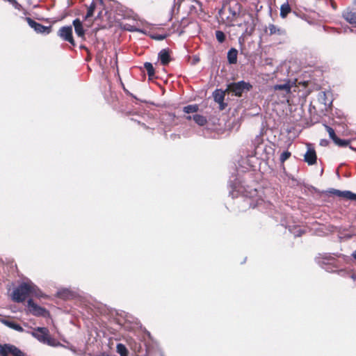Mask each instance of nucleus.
<instances>
[{"label": "nucleus", "mask_w": 356, "mask_h": 356, "mask_svg": "<svg viewBox=\"0 0 356 356\" xmlns=\"http://www.w3.org/2000/svg\"><path fill=\"white\" fill-rule=\"evenodd\" d=\"M325 127L329 134L330 138L333 140L337 137L334 130L327 125H325Z\"/></svg>", "instance_id": "7c9ffc66"}, {"label": "nucleus", "mask_w": 356, "mask_h": 356, "mask_svg": "<svg viewBox=\"0 0 356 356\" xmlns=\"http://www.w3.org/2000/svg\"><path fill=\"white\" fill-rule=\"evenodd\" d=\"M1 323L3 324H4L5 325H6L7 327L14 330H16V331H18V332H23L24 331V329L22 328V327L19 325V324H17L15 322L13 321H8V320H6V319H2L1 320Z\"/></svg>", "instance_id": "f3484780"}, {"label": "nucleus", "mask_w": 356, "mask_h": 356, "mask_svg": "<svg viewBox=\"0 0 356 356\" xmlns=\"http://www.w3.org/2000/svg\"><path fill=\"white\" fill-rule=\"evenodd\" d=\"M341 191L340 190H337V189H334V188H332L329 191V193L332 194V195H337L338 197H340L341 196Z\"/></svg>", "instance_id": "f704fd0d"}, {"label": "nucleus", "mask_w": 356, "mask_h": 356, "mask_svg": "<svg viewBox=\"0 0 356 356\" xmlns=\"http://www.w3.org/2000/svg\"><path fill=\"white\" fill-rule=\"evenodd\" d=\"M252 86L243 81L231 83L227 86L226 90L232 92L234 95L241 97L245 91H249Z\"/></svg>", "instance_id": "20e7f679"}, {"label": "nucleus", "mask_w": 356, "mask_h": 356, "mask_svg": "<svg viewBox=\"0 0 356 356\" xmlns=\"http://www.w3.org/2000/svg\"><path fill=\"white\" fill-rule=\"evenodd\" d=\"M74 27V31L76 35L82 40H85V30L83 26V23L79 19H75L72 22Z\"/></svg>", "instance_id": "f8f14e48"}, {"label": "nucleus", "mask_w": 356, "mask_h": 356, "mask_svg": "<svg viewBox=\"0 0 356 356\" xmlns=\"http://www.w3.org/2000/svg\"><path fill=\"white\" fill-rule=\"evenodd\" d=\"M200 61V58L198 56H194L193 57V60H192V65H196L198 62Z\"/></svg>", "instance_id": "e433bc0d"}, {"label": "nucleus", "mask_w": 356, "mask_h": 356, "mask_svg": "<svg viewBox=\"0 0 356 356\" xmlns=\"http://www.w3.org/2000/svg\"><path fill=\"white\" fill-rule=\"evenodd\" d=\"M240 12L241 5L236 0L230 1L223 4L219 10V20L227 26H232Z\"/></svg>", "instance_id": "f03ea898"}, {"label": "nucleus", "mask_w": 356, "mask_h": 356, "mask_svg": "<svg viewBox=\"0 0 356 356\" xmlns=\"http://www.w3.org/2000/svg\"><path fill=\"white\" fill-rule=\"evenodd\" d=\"M255 140L259 144L261 141V138L260 136H257Z\"/></svg>", "instance_id": "a19ab883"}, {"label": "nucleus", "mask_w": 356, "mask_h": 356, "mask_svg": "<svg viewBox=\"0 0 356 356\" xmlns=\"http://www.w3.org/2000/svg\"><path fill=\"white\" fill-rule=\"evenodd\" d=\"M145 354L144 356H151L153 355L156 351H158L160 356H164L163 351L159 347L158 344L154 342L152 343H145ZM138 356H143V354L138 355Z\"/></svg>", "instance_id": "1a4fd4ad"}, {"label": "nucleus", "mask_w": 356, "mask_h": 356, "mask_svg": "<svg viewBox=\"0 0 356 356\" xmlns=\"http://www.w3.org/2000/svg\"><path fill=\"white\" fill-rule=\"evenodd\" d=\"M334 144L339 147H346L349 145L350 141L348 140L340 139L337 136L333 140Z\"/></svg>", "instance_id": "bb28decb"}, {"label": "nucleus", "mask_w": 356, "mask_h": 356, "mask_svg": "<svg viewBox=\"0 0 356 356\" xmlns=\"http://www.w3.org/2000/svg\"><path fill=\"white\" fill-rule=\"evenodd\" d=\"M27 308L29 312L35 316L46 317L49 315V312L44 307H42L34 302L32 299L27 301Z\"/></svg>", "instance_id": "423d86ee"}, {"label": "nucleus", "mask_w": 356, "mask_h": 356, "mask_svg": "<svg viewBox=\"0 0 356 356\" xmlns=\"http://www.w3.org/2000/svg\"><path fill=\"white\" fill-rule=\"evenodd\" d=\"M229 186L232 188L229 191V194L233 198L237 197L239 193H242L241 187L237 186L235 184H230Z\"/></svg>", "instance_id": "5701e85b"}, {"label": "nucleus", "mask_w": 356, "mask_h": 356, "mask_svg": "<svg viewBox=\"0 0 356 356\" xmlns=\"http://www.w3.org/2000/svg\"><path fill=\"white\" fill-rule=\"evenodd\" d=\"M351 278H352L353 280H356V275L353 274V275H351Z\"/></svg>", "instance_id": "37998d69"}, {"label": "nucleus", "mask_w": 356, "mask_h": 356, "mask_svg": "<svg viewBox=\"0 0 356 356\" xmlns=\"http://www.w3.org/2000/svg\"><path fill=\"white\" fill-rule=\"evenodd\" d=\"M149 37L156 40H163L165 39L168 35V34H149Z\"/></svg>", "instance_id": "c85d7f7f"}, {"label": "nucleus", "mask_w": 356, "mask_h": 356, "mask_svg": "<svg viewBox=\"0 0 356 356\" xmlns=\"http://www.w3.org/2000/svg\"><path fill=\"white\" fill-rule=\"evenodd\" d=\"M25 356V354L17 347L10 343L0 344V356Z\"/></svg>", "instance_id": "39448f33"}, {"label": "nucleus", "mask_w": 356, "mask_h": 356, "mask_svg": "<svg viewBox=\"0 0 356 356\" xmlns=\"http://www.w3.org/2000/svg\"><path fill=\"white\" fill-rule=\"evenodd\" d=\"M31 334L41 343H47L49 346H56L54 340L49 337V330L47 327H38Z\"/></svg>", "instance_id": "7ed1b4c3"}, {"label": "nucleus", "mask_w": 356, "mask_h": 356, "mask_svg": "<svg viewBox=\"0 0 356 356\" xmlns=\"http://www.w3.org/2000/svg\"><path fill=\"white\" fill-rule=\"evenodd\" d=\"M42 297L39 288L32 282H24L14 289L12 293V300L15 302H23L30 296Z\"/></svg>", "instance_id": "f257e3e1"}, {"label": "nucleus", "mask_w": 356, "mask_h": 356, "mask_svg": "<svg viewBox=\"0 0 356 356\" xmlns=\"http://www.w3.org/2000/svg\"><path fill=\"white\" fill-rule=\"evenodd\" d=\"M253 30H254V27H253V26H252V27L250 28V31H249V32H248V29H246V30H245V33H250H250H251V32H252Z\"/></svg>", "instance_id": "ea45409f"}, {"label": "nucleus", "mask_w": 356, "mask_h": 356, "mask_svg": "<svg viewBox=\"0 0 356 356\" xmlns=\"http://www.w3.org/2000/svg\"><path fill=\"white\" fill-rule=\"evenodd\" d=\"M116 349L118 353H119L120 356H128V350L124 344L118 343Z\"/></svg>", "instance_id": "b1692460"}, {"label": "nucleus", "mask_w": 356, "mask_h": 356, "mask_svg": "<svg viewBox=\"0 0 356 356\" xmlns=\"http://www.w3.org/2000/svg\"><path fill=\"white\" fill-rule=\"evenodd\" d=\"M291 86L289 81H288V82H286L282 84L275 85L273 86V90L275 91L276 90H282L284 92L283 95H285L289 94L291 92Z\"/></svg>", "instance_id": "2eb2a0df"}, {"label": "nucleus", "mask_w": 356, "mask_h": 356, "mask_svg": "<svg viewBox=\"0 0 356 356\" xmlns=\"http://www.w3.org/2000/svg\"><path fill=\"white\" fill-rule=\"evenodd\" d=\"M26 20L29 26L31 27L37 33L47 35L51 31V26H44L40 23H38L30 17H26Z\"/></svg>", "instance_id": "0eeeda50"}, {"label": "nucleus", "mask_w": 356, "mask_h": 356, "mask_svg": "<svg viewBox=\"0 0 356 356\" xmlns=\"http://www.w3.org/2000/svg\"><path fill=\"white\" fill-rule=\"evenodd\" d=\"M334 258L331 255L325 254L324 257L316 258L317 262L320 264H330Z\"/></svg>", "instance_id": "4be33fe9"}, {"label": "nucleus", "mask_w": 356, "mask_h": 356, "mask_svg": "<svg viewBox=\"0 0 356 356\" xmlns=\"http://www.w3.org/2000/svg\"><path fill=\"white\" fill-rule=\"evenodd\" d=\"M199 106L197 104H191L184 106L183 111L186 113H193L198 111Z\"/></svg>", "instance_id": "393cba45"}, {"label": "nucleus", "mask_w": 356, "mask_h": 356, "mask_svg": "<svg viewBox=\"0 0 356 356\" xmlns=\"http://www.w3.org/2000/svg\"><path fill=\"white\" fill-rule=\"evenodd\" d=\"M159 58L162 65H165L168 64L170 60L169 51L165 49H161L159 53Z\"/></svg>", "instance_id": "dca6fc26"}, {"label": "nucleus", "mask_w": 356, "mask_h": 356, "mask_svg": "<svg viewBox=\"0 0 356 356\" xmlns=\"http://www.w3.org/2000/svg\"><path fill=\"white\" fill-rule=\"evenodd\" d=\"M127 30L129 31L139 32V33H142L143 34L147 35V33L146 31H145L143 29H140L136 28V27H135L134 26H130L129 28H127Z\"/></svg>", "instance_id": "473e14b6"}, {"label": "nucleus", "mask_w": 356, "mask_h": 356, "mask_svg": "<svg viewBox=\"0 0 356 356\" xmlns=\"http://www.w3.org/2000/svg\"><path fill=\"white\" fill-rule=\"evenodd\" d=\"M95 9V3L94 2H92L91 4L88 8L87 13L84 17V19H87L89 17H92L93 15Z\"/></svg>", "instance_id": "cd10ccee"}, {"label": "nucleus", "mask_w": 356, "mask_h": 356, "mask_svg": "<svg viewBox=\"0 0 356 356\" xmlns=\"http://www.w3.org/2000/svg\"><path fill=\"white\" fill-rule=\"evenodd\" d=\"M290 156H291V152H289V151H284L281 154L280 160L281 163H284Z\"/></svg>", "instance_id": "2f4dec72"}, {"label": "nucleus", "mask_w": 356, "mask_h": 356, "mask_svg": "<svg viewBox=\"0 0 356 356\" xmlns=\"http://www.w3.org/2000/svg\"><path fill=\"white\" fill-rule=\"evenodd\" d=\"M183 33V31H181L179 33V35H181V33Z\"/></svg>", "instance_id": "a18cd8bd"}, {"label": "nucleus", "mask_w": 356, "mask_h": 356, "mask_svg": "<svg viewBox=\"0 0 356 356\" xmlns=\"http://www.w3.org/2000/svg\"><path fill=\"white\" fill-rule=\"evenodd\" d=\"M96 356H114V355H111L107 354L106 353H101L99 355H97Z\"/></svg>", "instance_id": "58836bf2"}, {"label": "nucleus", "mask_w": 356, "mask_h": 356, "mask_svg": "<svg viewBox=\"0 0 356 356\" xmlns=\"http://www.w3.org/2000/svg\"><path fill=\"white\" fill-rule=\"evenodd\" d=\"M352 257L356 260V250L352 253Z\"/></svg>", "instance_id": "79ce46f5"}, {"label": "nucleus", "mask_w": 356, "mask_h": 356, "mask_svg": "<svg viewBox=\"0 0 356 356\" xmlns=\"http://www.w3.org/2000/svg\"><path fill=\"white\" fill-rule=\"evenodd\" d=\"M327 140H321V142H320V145H323V146H325L327 144Z\"/></svg>", "instance_id": "4c0bfd02"}, {"label": "nucleus", "mask_w": 356, "mask_h": 356, "mask_svg": "<svg viewBox=\"0 0 356 356\" xmlns=\"http://www.w3.org/2000/svg\"><path fill=\"white\" fill-rule=\"evenodd\" d=\"M58 35L63 40L69 42L73 46H75V42L72 36V27L66 26L61 27L58 31Z\"/></svg>", "instance_id": "6e6552de"}, {"label": "nucleus", "mask_w": 356, "mask_h": 356, "mask_svg": "<svg viewBox=\"0 0 356 356\" xmlns=\"http://www.w3.org/2000/svg\"><path fill=\"white\" fill-rule=\"evenodd\" d=\"M68 293H69L68 290L63 289L58 292V296L61 298H66L67 296Z\"/></svg>", "instance_id": "c9c22d12"}, {"label": "nucleus", "mask_w": 356, "mask_h": 356, "mask_svg": "<svg viewBox=\"0 0 356 356\" xmlns=\"http://www.w3.org/2000/svg\"><path fill=\"white\" fill-rule=\"evenodd\" d=\"M340 197L346 200H356V193L350 191H341Z\"/></svg>", "instance_id": "412c9836"}, {"label": "nucleus", "mask_w": 356, "mask_h": 356, "mask_svg": "<svg viewBox=\"0 0 356 356\" xmlns=\"http://www.w3.org/2000/svg\"><path fill=\"white\" fill-rule=\"evenodd\" d=\"M316 154L314 149L309 145H307V150L304 155V160L308 165H314L316 162Z\"/></svg>", "instance_id": "9b49d317"}, {"label": "nucleus", "mask_w": 356, "mask_h": 356, "mask_svg": "<svg viewBox=\"0 0 356 356\" xmlns=\"http://www.w3.org/2000/svg\"><path fill=\"white\" fill-rule=\"evenodd\" d=\"M343 17L350 24H356V10L348 8L343 12Z\"/></svg>", "instance_id": "ddd939ff"}, {"label": "nucleus", "mask_w": 356, "mask_h": 356, "mask_svg": "<svg viewBox=\"0 0 356 356\" xmlns=\"http://www.w3.org/2000/svg\"><path fill=\"white\" fill-rule=\"evenodd\" d=\"M267 29L269 31L268 34L270 35H285V34H286V31L284 29L277 27L273 24H270L268 26Z\"/></svg>", "instance_id": "4468645a"}, {"label": "nucleus", "mask_w": 356, "mask_h": 356, "mask_svg": "<svg viewBox=\"0 0 356 356\" xmlns=\"http://www.w3.org/2000/svg\"><path fill=\"white\" fill-rule=\"evenodd\" d=\"M290 12L291 7L288 3H285L281 6L280 15L282 18H285Z\"/></svg>", "instance_id": "6ab92c4d"}, {"label": "nucleus", "mask_w": 356, "mask_h": 356, "mask_svg": "<svg viewBox=\"0 0 356 356\" xmlns=\"http://www.w3.org/2000/svg\"><path fill=\"white\" fill-rule=\"evenodd\" d=\"M193 120L200 126H204L207 122V120L204 116L199 114L193 115Z\"/></svg>", "instance_id": "aec40b11"}, {"label": "nucleus", "mask_w": 356, "mask_h": 356, "mask_svg": "<svg viewBox=\"0 0 356 356\" xmlns=\"http://www.w3.org/2000/svg\"><path fill=\"white\" fill-rule=\"evenodd\" d=\"M225 91H223L220 89H216L213 92V97L216 102L219 104L220 110H224L227 106L226 104L224 103Z\"/></svg>", "instance_id": "9d476101"}, {"label": "nucleus", "mask_w": 356, "mask_h": 356, "mask_svg": "<svg viewBox=\"0 0 356 356\" xmlns=\"http://www.w3.org/2000/svg\"><path fill=\"white\" fill-rule=\"evenodd\" d=\"M238 51L234 49H230L227 52V60L229 64H235L237 62Z\"/></svg>", "instance_id": "a211bd4d"}, {"label": "nucleus", "mask_w": 356, "mask_h": 356, "mask_svg": "<svg viewBox=\"0 0 356 356\" xmlns=\"http://www.w3.org/2000/svg\"><path fill=\"white\" fill-rule=\"evenodd\" d=\"M144 67L147 72V74L149 78L154 76V68L151 63L146 62L144 64Z\"/></svg>", "instance_id": "a878e982"}, {"label": "nucleus", "mask_w": 356, "mask_h": 356, "mask_svg": "<svg viewBox=\"0 0 356 356\" xmlns=\"http://www.w3.org/2000/svg\"><path fill=\"white\" fill-rule=\"evenodd\" d=\"M186 119L188 120H191V119H193V116L188 115V116L186 117Z\"/></svg>", "instance_id": "c03bdc74"}, {"label": "nucleus", "mask_w": 356, "mask_h": 356, "mask_svg": "<svg viewBox=\"0 0 356 356\" xmlns=\"http://www.w3.org/2000/svg\"><path fill=\"white\" fill-rule=\"evenodd\" d=\"M296 230L295 232H293L292 229H289V231L294 234L295 236H300L303 232L300 228L296 227L294 228Z\"/></svg>", "instance_id": "72a5a7b5"}, {"label": "nucleus", "mask_w": 356, "mask_h": 356, "mask_svg": "<svg viewBox=\"0 0 356 356\" xmlns=\"http://www.w3.org/2000/svg\"><path fill=\"white\" fill-rule=\"evenodd\" d=\"M216 37L217 40L220 43L223 42L225 40V33L221 31H216Z\"/></svg>", "instance_id": "c756f323"}]
</instances>
